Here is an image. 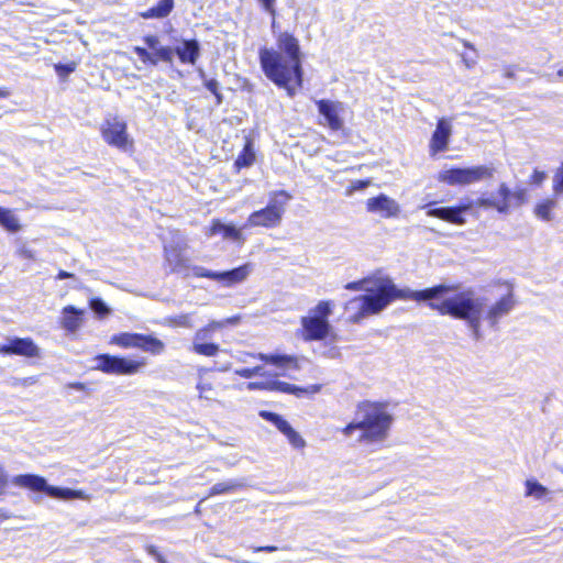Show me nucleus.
<instances>
[{"mask_svg":"<svg viewBox=\"0 0 563 563\" xmlns=\"http://www.w3.org/2000/svg\"><path fill=\"white\" fill-rule=\"evenodd\" d=\"M74 275L71 273H68L66 271H59L58 275H57V279L62 280V279H67V278H70L73 277Z\"/></svg>","mask_w":563,"mask_h":563,"instance_id":"nucleus-57","label":"nucleus"},{"mask_svg":"<svg viewBox=\"0 0 563 563\" xmlns=\"http://www.w3.org/2000/svg\"><path fill=\"white\" fill-rule=\"evenodd\" d=\"M555 201L552 199H547L545 201L538 203L536 207V214L543 219L549 221L551 219V210L554 208Z\"/></svg>","mask_w":563,"mask_h":563,"instance_id":"nucleus-37","label":"nucleus"},{"mask_svg":"<svg viewBox=\"0 0 563 563\" xmlns=\"http://www.w3.org/2000/svg\"><path fill=\"white\" fill-rule=\"evenodd\" d=\"M137 349L144 352H148L153 355H159L164 352L165 344L163 341L155 336L141 334L140 345Z\"/></svg>","mask_w":563,"mask_h":563,"instance_id":"nucleus-25","label":"nucleus"},{"mask_svg":"<svg viewBox=\"0 0 563 563\" xmlns=\"http://www.w3.org/2000/svg\"><path fill=\"white\" fill-rule=\"evenodd\" d=\"M277 48L262 47L258 52L260 64L265 76L289 97L296 95L302 86L303 69L299 41L288 32H280L276 37Z\"/></svg>","mask_w":563,"mask_h":563,"instance_id":"nucleus-3","label":"nucleus"},{"mask_svg":"<svg viewBox=\"0 0 563 563\" xmlns=\"http://www.w3.org/2000/svg\"><path fill=\"white\" fill-rule=\"evenodd\" d=\"M494 168L481 165L465 168H451L439 174V180L450 186H466L493 177Z\"/></svg>","mask_w":563,"mask_h":563,"instance_id":"nucleus-9","label":"nucleus"},{"mask_svg":"<svg viewBox=\"0 0 563 563\" xmlns=\"http://www.w3.org/2000/svg\"><path fill=\"white\" fill-rule=\"evenodd\" d=\"M249 358L252 360H261L265 363L276 365L278 367L291 366L294 368H298L297 358L290 355H282V354H264V353H250L242 352L238 355V361L241 363H249Z\"/></svg>","mask_w":563,"mask_h":563,"instance_id":"nucleus-18","label":"nucleus"},{"mask_svg":"<svg viewBox=\"0 0 563 563\" xmlns=\"http://www.w3.org/2000/svg\"><path fill=\"white\" fill-rule=\"evenodd\" d=\"M289 199L290 196L284 190L275 192L264 209L250 214L247 219L249 225L265 228L277 227L282 221L286 202Z\"/></svg>","mask_w":563,"mask_h":563,"instance_id":"nucleus-8","label":"nucleus"},{"mask_svg":"<svg viewBox=\"0 0 563 563\" xmlns=\"http://www.w3.org/2000/svg\"><path fill=\"white\" fill-rule=\"evenodd\" d=\"M344 288L366 292L365 295L354 297L345 305L346 311L354 312L350 316V321L353 323H358L368 316L378 314L396 299L429 300L438 298L451 289V287L443 285L426 288L423 290H411L409 288L400 289L388 277L363 278L347 283Z\"/></svg>","mask_w":563,"mask_h":563,"instance_id":"nucleus-1","label":"nucleus"},{"mask_svg":"<svg viewBox=\"0 0 563 563\" xmlns=\"http://www.w3.org/2000/svg\"><path fill=\"white\" fill-rule=\"evenodd\" d=\"M183 64L195 65L200 56V44L197 40H183L181 44L174 48Z\"/></svg>","mask_w":563,"mask_h":563,"instance_id":"nucleus-19","label":"nucleus"},{"mask_svg":"<svg viewBox=\"0 0 563 563\" xmlns=\"http://www.w3.org/2000/svg\"><path fill=\"white\" fill-rule=\"evenodd\" d=\"M100 132L103 141L122 152L133 150L134 141L128 133L125 121L118 117L107 118L101 124Z\"/></svg>","mask_w":563,"mask_h":563,"instance_id":"nucleus-10","label":"nucleus"},{"mask_svg":"<svg viewBox=\"0 0 563 563\" xmlns=\"http://www.w3.org/2000/svg\"><path fill=\"white\" fill-rule=\"evenodd\" d=\"M197 389L199 390V397L200 398H209L206 393L212 389V386L210 383H199L197 385Z\"/></svg>","mask_w":563,"mask_h":563,"instance_id":"nucleus-53","label":"nucleus"},{"mask_svg":"<svg viewBox=\"0 0 563 563\" xmlns=\"http://www.w3.org/2000/svg\"><path fill=\"white\" fill-rule=\"evenodd\" d=\"M75 68H76L75 63L56 64L55 65V70H56L57 75L60 77H67L69 74H71L75 70Z\"/></svg>","mask_w":563,"mask_h":563,"instance_id":"nucleus-44","label":"nucleus"},{"mask_svg":"<svg viewBox=\"0 0 563 563\" xmlns=\"http://www.w3.org/2000/svg\"><path fill=\"white\" fill-rule=\"evenodd\" d=\"M190 274L197 276V277H207L213 280H218V274L219 272H212L208 271L205 267L201 266H191Z\"/></svg>","mask_w":563,"mask_h":563,"instance_id":"nucleus-41","label":"nucleus"},{"mask_svg":"<svg viewBox=\"0 0 563 563\" xmlns=\"http://www.w3.org/2000/svg\"><path fill=\"white\" fill-rule=\"evenodd\" d=\"M256 552H275L277 551V547L274 545H266V547H260L255 549Z\"/></svg>","mask_w":563,"mask_h":563,"instance_id":"nucleus-55","label":"nucleus"},{"mask_svg":"<svg viewBox=\"0 0 563 563\" xmlns=\"http://www.w3.org/2000/svg\"><path fill=\"white\" fill-rule=\"evenodd\" d=\"M253 371H256V376H265L267 375V373L264 371V367L258 365V366H255V367H252Z\"/></svg>","mask_w":563,"mask_h":563,"instance_id":"nucleus-58","label":"nucleus"},{"mask_svg":"<svg viewBox=\"0 0 563 563\" xmlns=\"http://www.w3.org/2000/svg\"><path fill=\"white\" fill-rule=\"evenodd\" d=\"M269 390L280 391L285 394H294L297 396H300L301 394L307 391V389L280 380H269Z\"/></svg>","mask_w":563,"mask_h":563,"instance_id":"nucleus-29","label":"nucleus"},{"mask_svg":"<svg viewBox=\"0 0 563 563\" xmlns=\"http://www.w3.org/2000/svg\"><path fill=\"white\" fill-rule=\"evenodd\" d=\"M295 431V429L288 424L284 431L282 432L286 438H288L292 432Z\"/></svg>","mask_w":563,"mask_h":563,"instance_id":"nucleus-59","label":"nucleus"},{"mask_svg":"<svg viewBox=\"0 0 563 563\" xmlns=\"http://www.w3.org/2000/svg\"><path fill=\"white\" fill-rule=\"evenodd\" d=\"M260 416L264 420L273 423L280 432H283L284 429L289 424L288 421H286L282 416L272 411L262 410L260 411Z\"/></svg>","mask_w":563,"mask_h":563,"instance_id":"nucleus-36","label":"nucleus"},{"mask_svg":"<svg viewBox=\"0 0 563 563\" xmlns=\"http://www.w3.org/2000/svg\"><path fill=\"white\" fill-rule=\"evenodd\" d=\"M10 96V91L5 87H0V98H7Z\"/></svg>","mask_w":563,"mask_h":563,"instance_id":"nucleus-61","label":"nucleus"},{"mask_svg":"<svg viewBox=\"0 0 563 563\" xmlns=\"http://www.w3.org/2000/svg\"><path fill=\"white\" fill-rule=\"evenodd\" d=\"M510 195L511 190L506 184H501L498 189V194H492L489 197H481L474 200V208H494L500 213H507L510 208Z\"/></svg>","mask_w":563,"mask_h":563,"instance_id":"nucleus-14","label":"nucleus"},{"mask_svg":"<svg viewBox=\"0 0 563 563\" xmlns=\"http://www.w3.org/2000/svg\"><path fill=\"white\" fill-rule=\"evenodd\" d=\"M68 388H73V389H76V390H79V391H82L86 389V385L82 384V383H70L68 384L67 386Z\"/></svg>","mask_w":563,"mask_h":563,"instance_id":"nucleus-56","label":"nucleus"},{"mask_svg":"<svg viewBox=\"0 0 563 563\" xmlns=\"http://www.w3.org/2000/svg\"><path fill=\"white\" fill-rule=\"evenodd\" d=\"M548 489L537 481L528 479L526 482V496L534 497L536 499H542L547 496Z\"/></svg>","mask_w":563,"mask_h":563,"instance_id":"nucleus-31","label":"nucleus"},{"mask_svg":"<svg viewBox=\"0 0 563 563\" xmlns=\"http://www.w3.org/2000/svg\"><path fill=\"white\" fill-rule=\"evenodd\" d=\"M0 223L11 232H16L20 230L18 218L12 213V211L2 207H0Z\"/></svg>","mask_w":563,"mask_h":563,"instance_id":"nucleus-30","label":"nucleus"},{"mask_svg":"<svg viewBox=\"0 0 563 563\" xmlns=\"http://www.w3.org/2000/svg\"><path fill=\"white\" fill-rule=\"evenodd\" d=\"M84 311L74 306H67L63 309L62 325L69 332H75L81 324Z\"/></svg>","mask_w":563,"mask_h":563,"instance_id":"nucleus-23","label":"nucleus"},{"mask_svg":"<svg viewBox=\"0 0 563 563\" xmlns=\"http://www.w3.org/2000/svg\"><path fill=\"white\" fill-rule=\"evenodd\" d=\"M473 208L474 200L467 198L462 200L459 206L431 208L427 211V214L453 224L463 225L466 222L463 214L473 210Z\"/></svg>","mask_w":563,"mask_h":563,"instance_id":"nucleus-13","label":"nucleus"},{"mask_svg":"<svg viewBox=\"0 0 563 563\" xmlns=\"http://www.w3.org/2000/svg\"><path fill=\"white\" fill-rule=\"evenodd\" d=\"M525 199H526V190L525 189H518V190L511 191L510 207L512 206V201H515L516 206H520L521 203H523Z\"/></svg>","mask_w":563,"mask_h":563,"instance_id":"nucleus-46","label":"nucleus"},{"mask_svg":"<svg viewBox=\"0 0 563 563\" xmlns=\"http://www.w3.org/2000/svg\"><path fill=\"white\" fill-rule=\"evenodd\" d=\"M463 59H464V62H465L467 67H471L475 63L474 59L470 62L465 56H463Z\"/></svg>","mask_w":563,"mask_h":563,"instance_id":"nucleus-63","label":"nucleus"},{"mask_svg":"<svg viewBox=\"0 0 563 563\" xmlns=\"http://www.w3.org/2000/svg\"><path fill=\"white\" fill-rule=\"evenodd\" d=\"M96 369L107 374L133 375L144 367L145 362L110 354L96 356Z\"/></svg>","mask_w":563,"mask_h":563,"instance_id":"nucleus-12","label":"nucleus"},{"mask_svg":"<svg viewBox=\"0 0 563 563\" xmlns=\"http://www.w3.org/2000/svg\"><path fill=\"white\" fill-rule=\"evenodd\" d=\"M169 323L176 327L192 328L189 314H179L169 319Z\"/></svg>","mask_w":563,"mask_h":563,"instance_id":"nucleus-42","label":"nucleus"},{"mask_svg":"<svg viewBox=\"0 0 563 563\" xmlns=\"http://www.w3.org/2000/svg\"><path fill=\"white\" fill-rule=\"evenodd\" d=\"M175 5L174 0H159V2L141 13L143 19H163L169 15Z\"/></svg>","mask_w":563,"mask_h":563,"instance_id":"nucleus-24","label":"nucleus"},{"mask_svg":"<svg viewBox=\"0 0 563 563\" xmlns=\"http://www.w3.org/2000/svg\"><path fill=\"white\" fill-rule=\"evenodd\" d=\"M206 88L216 96L217 103L222 102V95L219 92V82L217 79H208L205 81Z\"/></svg>","mask_w":563,"mask_h":563,"instance_id":"nucleus-43","label":"nucleus"},{"mask_svg":"<svg viewBox=\"0 0 563 563\" xmlns=\"http://www.w3.org/2000/svg\"><path fill=\"white\" fill-rule=\"evenodd\" d=\"M260 416L264 420L273 423L280 432H283L284 429L289 424L288 421H286L282 416L272 411L262 410L260 411Z\"/></svg>","mask_w":563,"mask_h":563,"instance_id":"nucleus-35","label":"nucleus"},{"mask_svg":"<svg viewBox=\"0 0 563 563\" xmlns=\"http://www.w3.org/2000/svg\"><path fill=\"white\" fill-rule=\"evenodd\" d=\"M442 285L445 286L444 284ZM446 286L450 287V285ZM456 289V286H451V289L448 290L446 294ZM444 295L445 292L438 298L427 300L429 307L443 316L448 314L455 319L466 321L472 335L476 341L483 339V319L488 322V325L492 329L496 330L499 320L508 316L516 306V301L511 292L501 297L490 307L487 306L486 298L476 296L474 291L470 289L445 298L441 302L435 301Z\"/></svg>","mask_w":563,"mask_h":563,"instance_id":"nucleus-2","label":"nucleus"},{"mask_svg":"<svg viewBox=\"0 0 563 563\" xmlns=\"http://www.w3.org/2000/svg\"><path fill=\"white\" fill-rule=\"evenodd\" d=\"M260 416L264 420L273 423L280 432H283L284 429L289 424L288 421H286L282 416L272 411L262 410L260 411Z\"/></svg>","mask_w":563,"mask_h":563,"instance_id":"nucleus-33","label":"nucleus"},{"mask_svg":"<svg viewBox=\"0 0 563 563\" xmlns=\"http://www.w3.org/2000/svg\"><path fill=\"white\" fill-rule=\"evenodd\" d=\"M146 551L150 555H152L158 563H166L167 561L164 556L158 552L157 548L154 545H148Z\"/></svg>","mask_w":563,"mask_h":563,"instance_id":"nucleus-50","label":"nucleus"},{"mask_svg":"<svg viewBox=\"0 0 563 563\" xmlns=\"http://www.w3.org/2000/svg\"><path fill=\"white\" fill-rule=\"evenodd\" d=\"M263 9L268 12L272 16L276 15L275 2L276 0H258Z\"/></svg>","mask_w":563,"mask_h":563,"instance_id":"nucleus-49","label":"nucleus"},{"mask_svg":"<svg viewBox=\"0 0 563 563\" xmlns=\"http://www.w3.org/2000/svg\"><path fill=\"white\" fill-rule=\"evenodd\" d=\"M393 420L385 404L365 400L357 405L354 420L341 432L345 438H351L355 431H360V443L383 442L388 437Z\"/></svg>","mask_w":563,"mask_h":563,"instance_id":"nucleus-4","label":"nucleus"},{"mask_svg":"<svg viewBox=\"0 0 563 563\" xmlns=\"http://www.w3.org/2000/svg\"><path fill=\"white\" fill-rule=\"evenodd\" d=\"M220 327L218 322H211L208 327L199 329L194 336V342H205L210 339V332L212 329Z\"/></svg>","mask_w":563,"mask_h":563,"instance_id":"nucleus-39","label":"nucleus"},{"mask_svg":"<svg viewBox=\"0 0 563 563\" xmlns=\"http://www.w3.org/2000/svg\"><path fill=\"white\" fill-rule=\"evenodd\" d=\"M324 355H327L328 357H335L338 355L336 347L329 349L328 352L324 353Z\"/></svg>","mask_w":563,"mask_h":563,"instance_id":"nucleus-60","label":"nucleus"},{"mask_svg":"<svg viewBox=\"0 0 563 563\" xmlns=\"http://www.w3.org/2000/svg\"><path fill=\"white\" fill-rule=\"evenodd\" d=\"M249 390H269V380L268 382H251L247 384Z\"/></svg>","mask_w":563,"mask_h":563,"instance_id":"nucleus-48","label":"nucleus"},{"mask_svg":"<svg viewBox=\"0 0 563 563\" xmlns=\"http://www.w3.org/2000/svg\"><path fill=\"white\" fill-rule=\"evenodd\" d=\"M553 190L556 195H563V162L553 176Z\"/></svg>","mask_w":563,"mask_h":563,"instance_id":"nucleus-40","label":"nucleus"},{"mask_svg":"<svg viewBox=\"0 0 563 563\" xmlns=\"http://www.w3.org/2000/svg\"><path fill=\"white\" fill-rule=\"evenodd\" d=\"M369 180H356L351 184L350 188L347 189V195H352L354 191L364 190L369 186Z\"/></svg>","mask_w":563,"mask_h":563,"instance_id":"nucleus-47","label":"nucleus"},{"mask_svg":"<svg viewBox=\"0 0 563 563\" xmlns=\"http://www.w3.org/2000/svg\"><path fill=\"white\" fill-rule=\"evenodd\" d=\"M241 487H243V484L239 481L230 479L227 482H220L211 487L209 496L234 493Z\"/></svg>","mask_w":563,"mask_h":563,"instance_id":"nucleus-27","label":"nucleus"},{"mask_svg":"<svg viewBox=\"0 0 563 563\" xmlns=\"http://www.w3.org/2000/svg\"><path fill=\"white\" fill-rule=\"evenodd\" d=\"M38 347L30 338H12L8 342L0 345V354L2 355H20L26 357L38 356Z\"/></svg>","mask_w":563,"mask_h":563,"instance_id":"nucleus-15","label":"nucleus"},{"mask_svg":"<svg viewBox=\"0 0 563 563\" xmlns=\"http://www.w3.org/2000/svg\"><path fill=\"white\" fill-rule=\"evenodd\" d=\"M235 375L243 377V378H252L256 376V371H253V368H239L234 371Z\"/></svg>","mask_w":563,"mask_h":563,"instance_id":"nucleus-52","label":"nucleus"},{"mask_svg":"<svg viewBox=\"0 0 563 563\" xmlns=\"http://www.w3.org/2000/svg\"><path fill=\"white\" fill-rule=\"evenodd\" d=\"M366 209L368 212L379 214L382 218H396L400 213L399 203L385 194L367 199Z\"/></svg>","mask_w":563,"mask_h":563,"instance_id":"nucleus-16","label":"nucleus"},{"mask_svg":"<svg viewBox=\"0 0 563 563\" xmlns=\"http://www.w3.org/2000/svg\"><path fill=\"white\" fill-rule=\"evenodd\" d=\"M251 272L252 265L247 263L231 271L219 273L218 282H224L228 286H231L245 280Z\"/></svg>","mask_w":563,"mask_h":563,"instance_id":"nucleus-21","label":"nucleus"},{"mask_svg":"<svg viewBox=\"0 0 563 563\" xmlns=\"http://www.w3.org/2000/svg\"><path fill=\"white\" fill-rule=\"evenodd\" d=\"M220 347L216 343L192 342V351L205 356H214Z\"/></svg>","mask_w":563,"mask_h":563,"instance_id":"nucleus-32","label":"nucleus"},{"mask_svg":"<svg viewBox=\"0 0 563 563\" xmlns=\"http://www.w3.org/2000/svg\"><path fill=\"white\" fill-rule=\"evenodd\" d=\"M90 309L99 317H104L110 313V309L106 302L100 298H92L89 302Z\"/></svg>","mask_w":563,"mask_h":563,"instance_id":"nucleus-38","label":"nucleus"},{"mask_svg":"<svg viewBox=\"0 0 563 563\" xmlns=\"http://www.w3.org/2000/svg\"><path fill=\"white\" fill-rule=\"evenodd\" d=\"M287 439L295 449H302L306 446V441L296 430Z\"/></svg>","mask_w":563,"mask_h":563,"instance_id":"nucleus-45","label":"nucleus"},{"mask_svg":"<svg viewBox=\"0 0 563 563\" xmlns=\"http://www.w3.org/2000/svg\"><path fill=\"white\" fill-rule=\"evenodd\" d=\"M141 333L123 332L111 338V343L121 347H136L140 345Z\"/></svg>","mask_w":563,"mask_h":563,"instance_id":"nucleus-26","label":"nucleus"},{"mask_svg":"<svg viewBox=\"0 0 563 563\" xmlns=\"http://www.w3.org/2000/svg\"><path fill=\"white\" fill-rule=\"evenodd\" d=\"M332 302L320 301L309 311V314L301 318L303 339L306 341H320L328 336L331 325L329 317L332 313Z\"/></svg>","mask_w":563,"mask_h":563,"instance_id":"nucleus-6","label":"nucleus"},{"mask_svg":"<svg viewBox=\"0 0 563 563\" xmlns=\"http://www.w3.org/2000/svg\"><path fill=\"white\" fill-rule=\"evenodd\" d=\"M558 76L563 77V68L558 70Z\"/></svg>","mask_w":563,"mask_h":563,"instance_id":"nucleus-64","label":"nucleus"},{"mask_svg":"<svg viewBox=\"0 0 563 563\" xmlns=\"http://www.w3.org/2000/svg\"><path fill=\"white\" fill-rule=\"evenodd\" d=\"M222 233L223 238L227 240H232L239 243L244 242V238L239 229H236L232 224H224L220 220H213L212 225L210 227L209 235H216Z\"/></svg>","mask_w":563,"mask_h":563,"instance_id":"nucleus-22","label":"nucleus"},{"mask_svg":"<svg viewBox=\"0 0 563 563\" xmlns=\"http://www.w3.org/2000/svg\"><path fill=\"white\" fill-rule=\"evenodd\" d=\"M547 178V174L542 170L536 169L531 175V183L536 185H541Z\"/></svg>","mask_w":563,"mask_h":563,"instance_id":"nucleus-51","label":"nucleus"},{"mask_svg":"<svg viewBox=\"0 0 563 563\" xmlns=\"http://www.w3.org/2000/svg\"><path fill=\"white\" fill-rule=\"evenodd\" d=\"M13 484L20 487L30 488L34 492H43L49 497L56 499L69 500L86 498L82 490L51 486L44 477L33 474L18 475L13 478Z\"/></svg>","mask_w":563,"mask_h":563,"instance_id":"nucleus-7","label":"nucleus"},{"mask_svg":"<svg viewBox=\"0 0 563 563\" xmlns=\"http://www.w3.org/2000/svg\"><path fill=\"white\" fill-rule=\"evenodd\" d=\"M7 475L3 471V468L0 466V493L3 490V488L7 485Z\"/></svg>","mask_w":563,"mask_h":563,"instance_id":"nucleus-54","label":"nucleus"},{"mask_svg":"<svg viewBox=\"0 0 563 563\" xmlns=\"http://www.w3.org/2000/svg\"><path fill=\"white\" fill-rule=\"evenodd\" d=\"M22 255H23L25 258H33V253H32V251H30V250H23V251H22Z\"/></svg>","mask_w":563,"mask_h":563,"instance_id":"nucleus-62","label":"nucleus"},{"mask_svg":"<svg viewBox=\"0 0 563 563\" xmlns=\"http://www.w3.org/2000/svg\"><path fill=\"white\" fill-rule=\"evenodd\" d=\"M169 240L164 242V258L168 272L183 277L190 275V260L186 256L188 242L178 230L169 232Z\"/></svg>","mask_w":563,"mask_h":563,"instance_id":"nucleus-5","label":"nucleus"},{"mask_svg":"<svg viewBox=\"0 0 563 563\" xmlns=\"http://www.w3.org/2000/svg\"><path fill=\"white\" fill-rule=\"evenodd\" d=\"M260 416L264 420L273 423L280 432H283L284 429L289 424L288 421H286L282 416L272 411L262 410L260 411Z\"/></svg>","mask_w":563,"mask_h":563,"instance_id":"nucleus-34","label":"nucleus"},{"mask_svg":"<svg viewBox=\"0 0 563 563\" xmlns=\"http://www.w3.org/2000/svg\"><path fill=\"white\" fill-rule=\"evenodd\" d=\"M317 107L331 130L339 131L343 128V120L340 117L344 110L342 102L322 99L317 101Z\"/></svg>","mask_w":563,"mask_h":563,"instance_id":"nucleus-17","label":"nucleus"},{"mask_svg":"<svg viewBox=\"0 0 563 563\" xmlns=\"http://www.w3.org/2000/svg\"><path fill=\"white\" fill-rule=\"evenodd\" d=\"M254 161H255V154L253 151V145L250 141H247L244 145L243 151L238 156L234 165L240 169L243 167H250L251 165H253Z\"/></svg>","mask_w":563,"mask_h":563,"instance_id":"nucleus-28","label":"nucleus"},{"mask_svg":"<svg viewBox=\"0 0 563 563\" xmlns=\"http://www.w3.org/2000/svg\"><path fill=\"white\" fill-rule=\"evenodd\" d=\"M451 135V124L445 120H439L432 134L431 148L433 152H442L446 148Z\"/></svg>","mask_w":563,"mask_h":563,"instance_id":"nucleus-20","label":"nucleus"},{"mask_svg":"<svg viewBox=\"0 0 563 563\" xmlns=\"http://www.w3.org/2000/svg\"><path fill=\"white\" fill-rule=\"evenodd\" d=\"M143 42L147 46H134L133 52L139 56L145 65L157 66L159 62L172 64L174 59V48L161 44L157 35H146Z\"/></svg>","mask_w":563,"mask_h":563,"instance_id":"nucleus-11","label":"nucleus"}]
</instances>
